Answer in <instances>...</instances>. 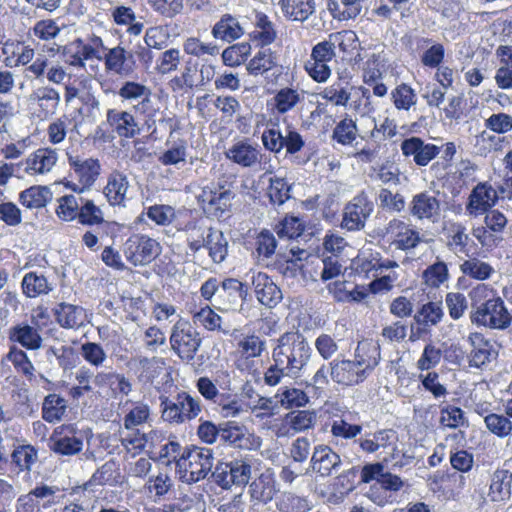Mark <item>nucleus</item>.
I'll return each mask as SVG.
<instances>
[{
  "instance_id": "1a4fd4ad",
  "label": "nucleus",
  "mask_w": 512,
  "mask_h": 512,
  "mask_svg": "<svg viewBox=\"0 0 512 512\" xmlns=\"http://www.w3.org/2000/svg\"><path fill=\"white\" fill-rule=\"evenodd\" d=\"M37 318H47L45 310L41 309L37 314V317L32 316L30 322L22 321L13 326L8 330V339L10 342L19 344L21 347L27 350H38L42 347L43 338Z\"/></svg>"
},
{
  "instance_id": "72a5a7b5",
  "label": "nucleus",
  "mask_w": 512,
  "mask_h": 512,
  "mask_svg": "<svg viewBox=\"0 0 512 512\" xmlns=\"http://www.w3.org/2000/svg\"><path fill=\"white\" fill-rule=\"evenodd\" d=\"M101 60H103L107 72H112L119 76H127L133 70L132 66L128 63L127 51L120 45L106 48V53Z\"/></svg>"
},
{
  "instance_id": "e433bc0d",
  "label": "nucleus",
  "mask_w": 512,
  "mask_h": 512,
  "mask_svg": "<svg viewBox=\"0 0 512 512\" xmlns=\"http://www.w3.org/2000/svg\"><path fill=\"white\" fill-rule=\"evenodd\" d=\"M512 473L505 469L496 470L489 487L488 497L493 502L508 500L511 494Z\"/></svg>"
},
{
  "instance_id": "9d476101",
  "label": "nucleus",
  "mask_w": 512,
  "mask_h": 512,
  "mask_svg": "<svg viewBox=\"0 0 512 512\" xmlns=\"http://www.w3.org/2000/svg\"><path fill=\"white\" fill-rule=\"evenodd\" d=\"M68 164L78 184L69 185L73 191L82 194L96 182L100 175L101 165L98 159L80 156H68Z\"/></svg>"
},
{
  "instance_id": "de8ad7c7",
  "label": "nucleus",
  "mask_w": 512,
  "mask_h": 512,
  "mask_svg": "<svg viewBox=\"0 0 512 512\" xmlns=\"http://www.w3.org/2000/svg\"><path fill=\"white\" fill-rule=\"evenodd\" d=\"M81 197L78 193V195L69 194L58 198L55 210L57 217L67 222L77 219Z\"/></svg>"
},
{
  "instance_id": "69168bd1",
  "label": "nucleus",
  "mask_w": 512,
  "mask_h": 512,
  "mask_svg": "<svg viewBox=\"0 0 512 512\" xmlns=\"http://www.w3.org/2000/svg\"><path fill=\"white\" fill-rule=\"evenodd\" d=\"M279 401L281 405L286 408L303 407L309 402L307 394L298 388L286 387L281 390L279 394Z\"/></svg>"
},
{
  "instance_id": "58836bf2",
  "label": "nucleus",
  "mask_w": 512,
  "mask_h": 512,
  "mask_svg": "<svg viewBox=\"0 0 512 512\" xmlns=\"http://www.w3.org/2000/svg\"><path fill=\"white\" fill-rule=\"evenodd\" d=\"M52 200V192L47 186L34 185L19 194V202L28 209H40Z\"/></svg>"
},
{
  "instance_id": "c9c22d12",
  "label": "nucleus",
  "mask_w": 512,
  "mask_h": 512,
  "mask_svg": "<svg viewBox=\"0 0 512 512\" xmlns=\"http://www.w3.org/2000/svg\"><path fill=\"white\" fill-rule=\"evenodd\" d=\"M394 432L392 430L382 429L375 432L365 433L356 442L359 444L362 452L373 454L380 449H385L392 444Z\"/></svg>"
},
{
  "instance_id": "dca6fc26",
  "label": "nucleus",
  "mask_w": 512,
  "mask_h": 512,
  "mask_svg": "<svg viewBox=\"0 0 512 512\" xmlns=\"http://www.w3.org/2000/svg\"><path fill=\"white\" fill-rule=\"evenodd\" d=\"M408 211L417 220L436 223L441 217V204L435 195L422 191L412 197Z\"/></svg>"
},
{
  "instance_id": "a211bd4d",
  "label": "nucleus",
  "mask_w": 512,
  "mask_h": 512,
  "mask_svg": "<svg viewBox=\"0 0 512 512\" xmlns=\"http://www.w3.org/2000/svg\"><path fill=\"white\" fill-rule=\"evenodd\" d=\"M400 149L405 157L412 158L414 164L419 167L427 166L441 153V147L416 136L404 139Z\"/></svg>"
},
{
  "instance_id": "423d86ee",
  "label": "nucleus",
  "mask_w": 512,
  "mask_h": 512,
  "mask_svg": "<svg viewBox=\"0 0 512 512\" xmlns=\"http://www.w3.org/2000/svg\"><path fill=\"white\" fill-rule=\"evenodd\" d=\"M169 342L171 349L179 358L190 362L194 359L202 341L192 324L179 317L172 326Z\"/></svg>"
},
{
  "instance_id": "393cba45",
  "label": "nucleus",
  "mask_w": 512,
  "mask_h": 512,
  "mask_svg": "<svg viewBox=\"0 0 512 512\" xmlns=\"http://www.w3.org/2000/svg\"><path fill=\"white\" fill-rule=\"evenodd\" d=\"M386 234L393 238L392 243L396 248L403 251L411 250L421 242L419 232L399 219H393L387 224Z\"/></svg>"
},
{
  "instance_id": "6ab92c4d",
  "label": "nucleus",
  "mask_w": 512,
  "mask_h": 512,
  "mask_svg": "<svg viewBox=\"0 0 512 512\" xmlns=\"http://www.w3.org/2000/svg\"><path fill=\"white\" fill-rule=\"evenodd\" d=\"M50 449L60 455L72 456L83 448V440L76 436L73 425L57 427L50 437Z\"/></svg>"
},
{
  "instance_id": "473e14b6",
  "label": "nucleus",
  "mask_w": 512,
  "mask_h": 512,
  "mask_svg": "<svg viewBox=\"0 0 512 512\" xmlns=\"http://www.w3.org/2000/svg\"><path fill=\"white\" fill-rule=\"evenodd\" d=\"M127 176L119 171H113L107 180L104 193L111 205H124L129 191Z\"/></svg>"
},
{
  "instance_id": "a18cd8bd",
  "label": "nucleus",
  "mask_w": 512,
  "mask_h": 512,
  "mask_svg": "<svg viewBox=\"0 0 512 512\" xmlns=\"http://www.w3.org/2000/svg\"><path fill=\"white\" fill-rule=\"evenodd\" d=\"M487 430L498 438L512 435V420L506 414L489 413L484 417Z\"/></svg>"
},
{
  "instance_id": "052dcab7",
  "label": "nucleus",
  "mask_w": 512,
  "mask_h": 512,
  "mask_svg": "<svg viewBox=\"0 0 512 512\" xmlns=\"http://www.w3.org/2000/svg\"><path fill=\"white\" fill-rule=\"evenodd\" d=\"M354 93L351 97L350 108L361 116L369 115L374 112V106L371 101L370 90L360 86L353 89Z\"/></svg>"
},
{
  "instance_id": "c85d7f7f",
  "label": "nucleus",
  "mask_w": 512,
  "mask_h": 512,
  "mask_svg": "<svg viewBox=\"0 0 512 512\" xmlns=\"http://www.w3.org/2000/svg\"><path fill=\"white\" fill-rule=\"evenodd\" d=\"M198 201L209 210L223 212L230 205L233 194L218 184H210L202 188L199 193Z\"/></svg>"
},
{
  "instance_id": "5fc2aeb1",
  "label": "nucleus",
  "mask_w": 512,
  "mask_h": 512,
  "mask_svg": "<svg viewBox=\"0 0 512 512\" xmlns=\"http://www.w3.org/2000/svg\"><path fill=\"white\" fill-rule=\"evenodd\" d=\"M10 47L13 48L11 53L13 55H17V58L14 62H12L11 58L7 57L5 59V65L7 67L25 66L33 60L35 53L34 50L29 46H25L20 43L15 44L6 42L2 47L3 54H7Z\"/></svg>"
},
{
  "instance_id": "f8f14e48",
  "label": "nucleus",
  "mask_w": 512,
  "mask_h": 512,
  "mask_svg": "<svg viewBox=\"0 0 512 512\" xmlns=\"http://www.w3.org/2000/svg\"><path fill=\"white\" fill-rule=\"evenodd\" d=\"M213 476L216 482L223 488H230L232 485L244 486L251 477V465L245 459H235L226 463H219L215 467Z\"/></svg>"
},
{
  "instance_id": "8fccbe9b",
  "label": "nucleus",
  "mask_w": 512,
  "mask_h": 512,
  "mask_svg": "<svg viewBox=\"0 0 512 512\" xmlns=\"http://www.w3.org/2000/svg\"><path fill=\"white\" fill-rule=\"evenodd\" d=\"M276 65V57L270 47H262L247 64V70L252 75L263 74Z\"/></svg>"
},
{
  "instance_id": "864d4df0",
  "label": "nucleus",
  "mask_w": 512,
  "mask_h": 512,
  "mask_svg": "<svg viewBox=\"0 0 512 512\" xmlns=\"http://www.w3.org/2000/svg\"><path fill=\"white\" fill-rule=\"evenodd\" d=\"M183 50L186 54L204 59L206 56L219 54V47L212 42H203L197 37H189L183 43Z\"/></svg>"
},
{
  "instance_id": "6e6d98bb",
  "label": "nucleus",
  "mask_w": 512,
  "mask_h": 512,
  "mask_svg": "<svg viewBox=\"0 0 512 512\" xmlns=\"http://www.w3.org/2000/svg\"><path fill=\"white\" fill-rule=\"evenodd\" d=\"M443 315L444 312L439 303L428 302L419 309L415 314L414 319L419 325L432 327L441 321Z\"/></svg>"
},
{
  "instance_id": "39448f33",
  "label": "nucleus",
  "mask_w": 512,
  "mask_h": 512,
  "mask_svg": "<svg viewBox=\"0 0 512 512\" xmlns=\"http://www.w3.org/2000/svg\"><path fill=\"white\" fill-rule=\"evenodd\" d=\"M187 242L193 252L206 248L214 263H222L227 257L228 241L219 230L213 228L202 230L194 227L189 231Z\"/></svg>"
},
{
  "instance_id": "338daca9",
  "label": "nucleus",
  "mask_w": 512,
  "mask_h": 512,
  "mask_svg": "<svg viewBox=\"0 0 512 512\" xmlns=\"http://www.w3.org/2000/svg\"><path fill=\"white\" fill-rule=\"evenodd\" d=\"M193 322L198 326L204 327L208 331L222 330V318L214 312L209 306L201 308L193 314Z\"/></svg>"
},
{
  "instance_id": "680f3d73",
  "label": "nucleus",
  "mask_w": 512,
  "mask_h": 512,
  "mask_svg": "<svg viewBox=\"0 0 512 512\" xmlns=\"http://www.w3.org/2000/svg\"><path fill=\"white\" fill-rule=\"evenodd\" d=\"M150 418V407L143 402H135L133 407L124 416L123 425L127 430H133L148 421Z\"/></svg>"
},
{
  "instance_id": "4d7b16f0",
  "label": "nucleus",
  "mask_w": 512,
  "mask_h": 512,
  "mask_svg": "<svg viewBox=\"0 0 512 512\" xmlns=\"http://www.w3.org/2000/svg\"><path fill=\"white\" fill-rule=\"evenodd\" d=\"M391 99L396 109L408 111L417 103L415 91L407 84L398 85L391 92Z\"/></svg>"
},
{
  "instance_id": "20e7f679",
  "label": "nucleus",
  "mask_w": 512,
  "mask_h": 512,
  "mask_svg": "<svg viewBox=\"0 0 512 512\" xmlns=\"http://www.w3.org/2000/svg\"><path fill=\"white\" fill-rule=\"evenodd\" d=\"M160 407L163 420L175 425L190 422L202 412L200 398L184 391L171 399L161 396Z\"/></svg>"
},
{
  "instance_id": "a878e982",
  "label": "nucleus",
  "mask_w": 512,
  "mask_h": 512,
  "mask_svg": "<svg viewBox=\"0 0 512 512\" xmlns=\"http://www.w3.org/2000/svg\"><path fill=\"white\" fill-rule=\"evenodd\" d=\"M247 295L248 289L241 281L227 278L219 288L218 308L222 311L234 310L240 301L246 300Z\"/></svg>"
},
{
  "instance_id": "774afa93",
  "label": "nucleus",
  "mask_w": 512,
  "mask_h": 512,
  "mask_svg": "<svg viewBox=\"0 0 512 512\" xmlns=\"http://www.w3.org/2000/svg\"><path fill=\"white\" fill-rule=\"evenodd\" d=\"M37 458V451L31 445L19 446L12 453L13 463L22 471L26 470L29 472Z\"/></svg>"
},
{
  "instance_id": "f704fd0d",
  "label": "nucleus",
  "mask_w": 512,
  "mask_h": 512,
  "mask_svg": "<svg viewBox=\"0 0 512 512\" xmlns=\"http://www.w3.org/2000/svg\"><path fill=\"white\" fill-rule=\"evenodd\" d=\"M281 12L291 21L304 22L316 9L315 0H279Z\"/></svg>"
},
{
  "instance_id": "f257e3e1",
  "label": "nucleus",
  "mask_w": 512,
  "mask_h": 512,
  "mask_svg": "<svg viewBox=\"0 0 512 512\" xmlns=\"http://www.w3.org/2000/svg\"><path fill=\"white\" fill-rule=\"evenodd\" d=\"M377 351L378 348L372 343H359L354 359H335L330 362L331 380L342 386H355L364 382L378 364L370 352Z\"/></svg>"
},
{
  "instance_id": "ea45409f",
  "label": "nucleus",
  "mask_w": 512,
  "mask_h": 512,
  "mask_svg": "<svg viewBox=\"0 0 512 512\" xmlns=\"http://www.w3.org/2000/svg\"><path fill=\"white\" fill-rule=\"evenodd\" d=\"M111 17L115 24L125 26L129 35L139 36L144 28L142 22L136 21V15L131 7L124 5L116 6L111 10Z\"/></svg>"
},
{
  "instance_id": "f3484780",
  "label": "nucleus",
  "mask_w": 512,
  "mask_h": 512,
  "mask_svg": "<svg viewBox=\"0 0 512 512\" xmlns=\"http://www.w3.org/2000/svg\"><path fill=\"white\" fill-rule=\"evenodd\" d=\"M355 271L366 278L377 277L382 272L398 267V263L383 259L379 252L363 249L353 261Z\"/></svg>"
},
{
  "instance_id": "bb28decb",
  "label": "nucleus",
  "mask_w": 512,
  "mask_h": 512,
  "mask_svg": "<svg viewBox=\"0 0 512 512\" xmlns=\"http://www.w3.org/2000/svg\"><path fill=\"white\" fill-rule=\"evenodd\" d=\"M252 285L257 300L262 305L274 307L281 301V290L267 274L262 272L253 274Z\"/></svg>"
},
{
  "instance_id": "6e6552de",
  "label": "nucleus",
  "mask_w": 512,
  "mask_h": 512,
  "mask_svg": "<svg viewBox=\"0 0 512 512\" xmlns=\"http://www.w3.org/2000/svg\"><path fill=\"white\" fill-rule=\"evenodd\" d=\"M161 251L160 244L144 234L130 236L123 248L126 260L133 266H143L151 263Z\"/></svg>"
},
{
  "instance_id": "412c9836",
  "label": "nucleus",
  "mask_w": 512,
  "mask_h": 512,
  "mask_svg": "<svg viewBox=\"0 0 512 512\" xmlns=\"http://www.w3.org/2000/svg\"><path fill=\"white\" fill-rule=\"evenodd\" d=\"M498 201V192L487 183L477 184L471 191L466 212L470 216L484 214Z\"/></svg>"
},
{
  "instance_id": "79ce46f5",
  "label": "nucleus",
  "mask_w": 512,
  "mask_h": 512,
  "mask_svg": "<svg viewBox=\"0 0 512 512\" xmlns=\"http://www.w3.org/2000/svg\"><path fill=\"white\" fill-rule=\"evenodd\" d=\"M422 279L425 285L431 288L440 287L449 279V270L447 264L440 260L439 257H437L436 261L423 271Z\"/></svg>"
},
{
  "instance_id": "c03bdc74",
  "label": "nucleus",
  "mask_w": 512,
  "mask_h": 512,
  "mask_svg": "<svg viewBox=\"0 0 512 512\" xmlns=\"http://www.w3.org/2000/svg\"><path fill=\"white\" fill-rule=\"evenodd\" d=\"M66 412V401L57 394H49L42 404V417L49 423L60 421Z\"/></svg>"
},
{
  "instance_id": "603ef678",
  "label": "nucleus",
  "mask_w": 512,
  "mask_h": 512,
  "mask_svg": "<svg viewBox=\"0 0 512 512\" xmlns=\"http://www.w3.org/2000/svg\"><path fill=\"white\" fill-rule=\"evenodd\" d=\"M77 220L82 225H99L104 222L103 212L93 200L81 197Z\"/></svg>"
},
{
  "instance_id": "2eb2a0df",
  "label": "nucleus",
  "mask_w": 512,
  "mask_h": 512,
  "mask_svg": "<svg viewBox=\"0 0 512 512\" xmlns=\"http://www.w3.org/2000/svg\"><path fill=\"white\" fill-rule=\"evenodd\" d=\"M60 93L51 86H40L32 90L28 95V105L34 113L43 119L51 117L56 113L60 104Z\"/></svg>"
},
{
  "instance_id": "f03ea898",
  "label": "nucleus",
  "mask_w": 512,
  "mask_h": 512,
  "mask_svg": "<svg viewBox=\"0 0 512 512\" xmlns=\"http://www.w3.org/2000/svg\"><path fill=\"white\" fill-rule=\"evenodd\" d=\"M312 349L305 336L298 331L286 332L277 339L272 357L278 359V365L285 366L288 377H299L307 366Z\"/></svg>"
},
{
  "instance_id": "3c124183",
  "label": "nucleus",
  "mask_w": 512,
  "mask_h": 512,
  "mask_svg": "<svg viewBox=\"0 0 512 512\" xmlns=\"http://www.w3.org/2000/svg\"><path fill=\"white\" fill-rule=\"evenodd\" d=\"M460 271L470 278L484 281L491 277L494 273V268L489 263L478 258H470L460 265Z\"/></svg>"
},
{
  "instance_id": "5701e85b",
  "label": "nucleus",
  "mask_w": 512,
  "mask_h": 512,
  "mask_svg": "<svg viewBox=\"0 0 512 512\" xmlns=\"http://www.w3.org/2000/svg\"><path fill=\"white\" fill-rule=\"evenodd\" d=\"M342 464L341 457L328 445L320 444L314 447L310 466L313 472L321 477H328L337 471Z\"/></svg>"
},
{
  "instance_id": "b1692460",
  "label": "nucleus",
  "mask_w": 512,
  "mask_h": 512,
  "mask_svg": "<svg viewBox=\"0 0 512 512\" xmlns=\"http://www.w3.org/2000/svg\"><path fill=\"white\" fill-rule=\"evenodd\" d=\"M118 95L123 101L138 103L133 106L134 110L138 113H146L152 105V91L151 89L136 81H125L122 83L118 90Z\"/></svg>"
},
{
  "instance_id": "a19ab883",
  "label": "nucleus",
  "mask_w": 512,
  "mask_h": 512,
  "mask_svg": "<svg viewBox=\"0 0 512 512\" xmlns=\"http://www.w3.org/2000/svg\"><path fill=\"white\" fill-rule=\"evenodd\" d=\"M10 362L18 374L26 379L32 380L35 377V367L27 353L17 346H12L9 352L3 357L2 363Z\"/></svg>"
},
{
  "instance_id": "0eeeda50",
  "label": "nucleus",
  "mask_w": 512,
  "mask_h": 512,
  "mask_svg": "<svg viewBox=\"0 0 512 512\" xmlns=\"http://www.w3.org/2000/svg\"><path fill=\"white\" fill-rule=\"evenodd\" d=\"M473 324L490 329H506L511 323V315L501 297L491 299L471 311Z\"/></svg>"
},
{
  "instance_id": "4468645a",
  "label": "nucleus",
  "mask_w": 512,
  "mask_h": 512,
  "mask_svg": "<svg viewBox=\"0 0 512 512\" xmlns=\"http://www.w3.org/2000/svg\"><path fill=\"white\" fill-rule=\"evenodd\" d=\"M336 56V52L329 50L323 42L317 43L311 51L310 58L305 62V70L316 82H326L331 76L329 62Z\"/></svg>"
},
{
  "instance_id": "ddd939ff",
  "label": "nucleus",
  "mask_w": 512,
  "mask_h": 512,
  "mask_svg": "<svg viewBox=\"0 0 512 512\" xmlns=\"http://www.w3.org/2000/svg\"><path fill=\"white\" fill-rule=\"evenodd\" d=\"M59 155L56 149L43 147L35 150L19 163L17 167L29 176H44L49 174L56 166Z\"/></svg>"
},
{
  "instance_id": "09e8293b",
  "label": "nucleus",
  "mask_w": 512,
  "mask_h": 512,
  "mask_svg": "<svg viewBox=\"0 0 512 512\" xmlns=\"http://www.w3.org/2000/svg\"><path fill=\"white\" fill-rule=\"evenodd\" d=\"M302 98L297 89L285 87L278 90L273 97V106L277 113L284 114L291 111Z\"/></svg>"
},
{
  "instance_id": "cd10ccee",
  "label": "nucleus",
  "mask_w": 512,
  "mask_h": 512,
  "mask_svg": "<svg viewBox=\"0 0 512 512\" xmlns=\"http://www.w3.org/2000/svg\"><path fill=\"white\" fill-rule=\"evenodd\" d=\"M404 485L402 479L389 472H384L378 483H373L367 492V497L378 506H384L389 501L387 492H397Z\"/></svg>"
},
{
  "instance_id": "4be33fe9",
  "label": "nucleus",
  "mask_w": 512,
  "mask_h": 512,
  "mask_svg": "<svg viewBox=\"0 0 512 512\" xmlns=\"http://www.w3.org/2000/svg\"><path fill=\"white\" fill-rule=\"evenodd\" d=\"M225 156L228 160L243 167L252 168L261 161V150L257 144H252L248 140H240L233 143L226 151Z\"/></svg>"
},
{
  "instance_id": "bf43d9fd",
  "label": "nucleus",
  "mask_w": 512,
  "mask_h": 512,
  "mask_svg": "<svg viewBox=\"0 0 512 512\" xmlns=\"http://www.w3.org/2000/svg\"><path fill=\"white\" fill-rule=\"evenodd\" d=\"M354 87H344L340 83L332 84L323 89L319 94L322 99L331 102L336 106H347L351 99Z\"/></svg>"
},
{
  "instance_id": "7c9ffc66",
  "label": "nucleus",
  "mask_w": 512,
  "mask_h": 512,
  "mask_svg": "<svg viewBox=\"0 0 512 512\" xmlns=\"http://www.w3.org/2000/svg\"><path fill=\"white\" fill-rule=\"evenodd\" d=\"M58 324L66 329H77L86 321L85 310L77 305L62 302L54 309Z\"/></svg>"
},
{
  "instance_id": "2f4dec72",
  "label": "nucleus",
  "mask_w": 512,
  "mask_h": 512,
  "mask_svg": "<svg viewBox=\"0 0 512 512\" xmlns=\"http://www.w3.org/2000/svg\"><path fill=\"white\" fill-rule=\"evenodd\" d=\"M468 342L471 345L469 354V365L471 367L481 368L491 361L492 345L481 333H470Z\"/></svg>"
},
{
  "instance_id": "9b49d317",
  "label": "nucleus",
  "mask_w": 512,
  "mask_h": 512,
  "mask_svg": "<svg viewBox=\"0 0 512 512\" xmlns=\"http://www.w3.org/2000/svg\"><path fill=\"white\" fill-rule=\"evenodd\" d=\"M373 209V203L366 193L357 194L344 208L341 227L348 231L363 229Z\"/></svg>"
},
{
  "instance_id": "7ed1b4c3",
  "label": "nucleus",
  "mask_w": 512,
  "mask_h": 512,
  "mask_svg": "<svg viewBox=\"0 0 512 512\" xmlns=\"http://www.w3.org/2000/svg\"><path fill=\"white\" fill-rule=\"evenodd\" d=\"M214 456L210 448L193 446L187 448L176 461V473L187 484L196 483L211 472Z\"/></svg>"
},
{
  "instance_id": "aec40b11",
  "label": "nucleus",
  "mask_w": 512,
  "mask_h": 512,
  "mask_svg": "<svg viewBox=\"0 0 512 512\" xmlns=\"http://www.w3.org/2000/svg\"><path fill=\"white\" fill-rule=\"evenodd\" d=\"M106 124L120 138H134L140 134V127L129 111L111 108L106 113Z\"/></svg>"
},
{
  "instance_id": "37998d69",
  "label": "nucleus",
  "mask_w": 512,
  "mask_h": 512,
  "mask_svg": "<svg viewBox=\"0 0 512 512\" xmlns=\"http://www.w3.org/2000/svg\"><path fill=\"white\" fill-rule=\"evenodd\" d=\"M357 133L356 121L346 114L334 127L332 138L341 145H352Z\"/></svg>"
},
{
  "instance_id": "e2e57ef3",
  "label": "nucleus",
  "mask_w": 512,
  "mask_h": 512,
  "mask_svg": "<svg viewBox=\"0 0 512 512\" xmlns=\"http://www.w3.org/2000/svg\"><path fill=\"white\" fill-rule=\"evenodd\" d=\"M265 349L266 341L255 334L246 335L237 343V353L252 358L260 357Z\"/></svg>"
},
{
  "instance_id": "0e129e2a",
  "label": "nucleus",
  "mask_w": 512,
  "mask_h": 512,
  "mask_svg": "<svg viewBox=\"0 0 512 512\" xmlns=\"http://www.w3.org/2000/svg\"><path fill=\"white\" fill-rule=\"evenodd\" d=\"M280 512H308L311 510L309 501L293 493H284L277 501Z\"/></svg>"
},
{
  "instance_id": "13d9d810",
  "label": "nucleus",
  "mask_w": 512,
  "mask_h": 512,
  "mask_svg": "<svg viewBox=\"0 0 512 512\" xmlns=\"http://www.w3.org/2000/svg\"><path fill=\"white\" fill-rule=\"evenodd\" d=\"M251 53V46L247 42L234 44L222 52L223 63L230 67H236L244 63Z\"/></svg>"
},
{
  "instance_id": "c756f323",
  "label": "nucleus",
  "mask_w": 512,
  "mask_h": 512,
  "mask_svg": "<svg viewBox=\"0 0 512 512\" xmlns=\"http://www.w3.org/2000/svg\"><path fill=\"white\" fill-rule=\"evenodd\" d=\"M53 283L40 271L27 272L21 281V290L27 298H37L53 291Z\"/></svg>"
},
{
  "instance_id": "4c0bfd02",
  "label": "nucleus",
  "mask_w": 512,
  "mask_h": 512,
  "mask_svg": "<svg viewBox=\"0 0 512 512\" xmlns=\"http://www.w3.org/2000/svg\"><path fill=\"white\" fill-rule=\"evenodd\" d=\"M211 34L216 39L231 42L240 38L244 34V29L237 18L230 14H225L215 23Z\"/></svg>"
},
{
  "instance_id": "49530a36",
  "label": "nucleus",
  "mask_w": 512,
  "mask_h": 512,
  "mask_svg": "<svg viewBox=\"0 0 512 512\" xmlns=\"http://www.w3.org/2000/svg\"><path fill=\"white\" fill-rule=\"evenodd\" d=\"M251 37L254 40H258L263 47H267L275 40L276 31L274 30L272 22L265 14H256L255 28L251 32Z\"/></svg>"
}]
</instances>
